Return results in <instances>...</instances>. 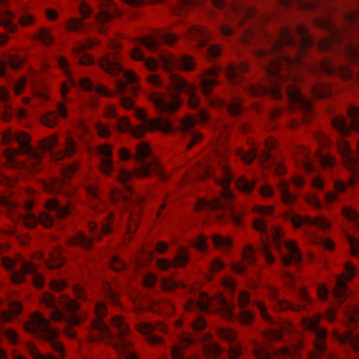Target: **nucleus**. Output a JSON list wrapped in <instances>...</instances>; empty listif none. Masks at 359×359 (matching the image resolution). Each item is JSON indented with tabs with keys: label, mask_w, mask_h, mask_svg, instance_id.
Wrapping results in <instances>:
<instances>
[{
	"label": "nucleus",
	"mask_w": 359,
	"mask_h": 359,
	"mask_svg": "<svg viewBox=\"0 0 359 359\" xmlns=\"http://www.w3.org/2000/svg\"><path fill=\"white\" fill-rule=\"evenodd\" d=\"M210 1L218 11L208 10V17L215 22L217 29L224 36H231L235 32L230 22L241 27L248 22L247 27L241 34L242 42L247 46L260 43L266 46L262 48L253 47L252 50L261 60L260 64L267 79L264 83L257 85L245 83L242 84L243 90L252 97L269 95L276 100L280 99L285 93L293 107L302 111V121L308 123L313 116L312 102L302 93L298 86L300 76L292 70L304 65L302 57L314 44L307 28L304 25H297L295 32L298 39H294L293 30L284 27L278 31V36L275 38L263 28L267 20L259 15L253 8L241 2L229 4L226 0Z\"/></svg>",
	"instance_id": "1"
},
{
	"label": "nucleus",
	"mask_w": 359,
	"mask_h": 359,
	"mask_svg": "<svg viewBox=\"0 0 359 359\" xmlns=\"http://www.w3.org/2000/svg\"><path fill=\"white\" fill-rule=\"evenodd\" d=\"M239 306L242 309L238 316L233 312L234 304L227 301L223 296L218 295L210 299L206 294H201L198 299H191L185 306L187 311L199 309L206 313L218 312L224 318L233 320L238 318L241 323L250 325L255 319L252 311L245 309L249 304H252L259 310L262 318L269 323L274 325L265 332V337L269 340L285 341V337L290 338V345L280 350V354L287 358H296L299 355L302 348V341L299 334L294 331L293 326L288 322H276L269 314L266 305L262 302H251L250 294L247 291H241L238 297Z\"/></svg>",
	"instance_id": "2"
},
{
	"label": "nucleus",
	"mask_w": 359,
	"mask_h": 359,
	"mask_svg": "<svg viewBox=\"0 0 359 359\" xmlns=\"http://www.w3.org/2000/svg\"><path fill=\"white\" fill-rule=\"evenodd\" d=\"M160 60L162 67L169 74L172 88H168V93L160 92L151 93L150 100L156 110L166 114L175 112L182 104V100L180 98V93H184L188 96V102L191 108L197 109L200 102V98L196 93L197 87L172 72L175 69L194 70L196 63L193 57L184 55L176 58L172 54L165 53L160 54Z\"/></svg>",
	"instance_id": "3"
},
{
	"label": "nucleus",
	"mask_w": 359,
	"mask_h": 359,
	"mask_svg": "<svg viewBox=\"0 0 359 359\" xmlns=\"http://www.w3.org/2000/svg\"><path fill=\"white\" fill-rule=\"evenodd\" d=\"M135 115L142 121L141 126L133 128L128 119L119 118L117 120V128L121 133L130 131L137 138L142 137L145 131L156 130H162L165 133H171L177 130L184 136L187 144V149H191L196 143L202 139V135L194 128L198 121H206L208 118V114L202 109L198 111L197 116H187L182 120L177 121L173 124L170 120L164 118L149 119L147 116L146 111L141 109H135Z\"/></svg>",
	"instance_id": "4"
},
{
	"label": "nucleus",
	"mask_w": 359,
	"mask_h": 359,
	"mask_svg": "<svg viewBox=\"0 0 359 359\" xmlns=\"http://www.w3.org/2000/svg\"><path fill=\"white\" fill-rule=\"evenodd\" d=\"M359 6V0H358ZM348 25L339 27L329 18L319 22V26L328 34L318 42V48L322 51L341 49L346 60L359 62V11L354 9L344 14Z\"/></svg>",
	"instance_id": "5"
},
{
	"label": "nucleus",
	"mask_w": 359,
	"mask_h": 359,
	"mask_svg": "<svg viewBox=\"0 0 359 359\" xmlns=\"http://www.w3.org/2000/svg\"><path fill=\"white\" fill-rule=\"evenodd\" d=\"M94 312L96 319L92 322L91 341H102L112 345L122 359H138L130 351L131 342L126 337L130 334V329L125 319L121 316H115L111 318V324L117 330V333L114 334L103 321L107 314L106 303L103 301L95 303Z\"/></svg>",
	"instance_id": "6"
},
{
	"label": "nucleus",
	"mask_w": 359,
	"mask_h": 359,
	"mask_svg": "<svg viewBox=\"0 0 359 359\" xmlns=\"http://www.w3.org/2000/svg\"><path fill=\"white\" fill-rule=\"evenodd\" d=\"M199 178L208 177L213 180L214 182L220 187V195L223 199L226 201V203H224L219 198L212 200H208L201 198L196 203V209L198 210H221L223 211L226 208H229L231 213L232 220L237 225L241 224V217L240 215L231 210L230 204L227 203L231 201L233 194L229 188V186L233 181V175L231 172L229 164L226 161L220 163L219 170L215 172L211 168L205 166L203 168L202 173L198 174Z\"/></svg>",
	"instance_id": "7"
},
{
	"label": "nucleus",
	"mask_w": 359,
	"mask_h": 359,
	"mask_svg": "<svg viewBox=\"0 0 359 359\" xmlns=\"http://www.w3.org/2000/svg\"><path fill=\"white\" fill-rule=\"evenodd\" d=\"M151 153V151L147 143L145 142H140L137 144L136 154L134 156L125 147L119 149L118 155L121 161H128L133 157L136 161L140 163V166L135 168L134 172L121 168L116 176L118 180L125 185L126 189L129 191V192H130V187L128 185V182L133 177V176L146 177L153 173L161 180L165 181L168 179V175L164 172L161 165L156 158L152 157L150 161H145V158L149 156Z\"/></svg>",
	"instance_id": "8"
},
{
	"label": "nucleus",
	"mask_w": 359,
	"mask_h": 359,
	"mask_svg": "<svg viewBox=\"0 0 359 359\" xmlns=\"http://www.w3.org/2000/svg\"><path fill=\"white\" fill-rule=\"evenodd\" d=\"M42 302L52 309L50 317L53 320H66L73 325L80 324L81 318L75 314V312L80 309L81 304L69 296L61 294L59 297H55L52 294L46 292L42 297Z\"/></svg>",
	"instance_id": "9"
},
{
	"label": "nucleus",
	"mask_w": 359,
	"mask_h": 359,
	"mask_svg": "<svg viewBox=\"0 0 359 359\" xmlns=\"http://www.w3.org/2000/svg\"><path fill=\"white\" fill-rule=\"evenodd\" d=\"M2 141L5 144L16 142L19 145L20 151L14 149L13 153L8 154L7 156V159L11 164L14 163L13 155L20 152L27 156L29 159L27 166L32 172H38L41 169V154L31 145L30 137L27 133L8 130L3 133Z\"/></svg>",
	"instance_id": "10"
},
{
	"label": "nucleus",
	"mask_w": 359,
	"mask_h": 359,
	"mask_svg": "<svg viewBox=\"0 0 359 359\" xmlns=\"http://www.w3.org/2000/svg\"><path fill=\"white\" fill-rule=\"evenodd\" d=\"M27 332L35 334L37 337L47 342L52 348L62 358L65 356L64 346L57 340L59 332L53 329L48 320L39 313L32 315L29 320L25 324Z\"/></svg>",
	"instance_id": "11"
},
{
	"label": "nucleus",
	"mask_w": 359,
	"mask_h": 359,
	"mask_svg": "<svg viewBox=\"0 0 359 359\" xmlns=\"http://www.w3.org/2000/svg\"><path fill=\"white\" fill-rule=\"evenodd\" d=\"M0 205L5 206L9 211V217L13 220L21 221L28 228H34L38 223H41L45 227L53 225L54 219L52 216L46 212H42L39 217H36L30 210L33 207V203L29 201L25 205L26 212L22 214L15 212L17 205L8 201L4 196L0 194Z\"/></svg>",
	"instance_id": "12"
},
{
	"label": "nucleus",
	"mask_w": 359,
	"mask_h": 359,
	"mask_svg": "<svg viewBox=\"0 0 359 359\" xmlns=\"http://www.w3.org/2000/svg\"><path fill=\"white\" fill-rule=\"evenodd\" d=\"M3 266L9 272L10 278L13 283L20 284L26 280V274H33L32 282L35 286L41 287L43 278L36 273V266L32 262L26 261H15L8 257L1 259Z\"/></svg>",
	"instance_id": "13"
},
{
	"label": "nucleus",
	"mask_w": 359,
	"mask_h": 359,
	"mask_svg": "<svg viewBox=\"0 0 359 359\" xmlns=\"http://www.w3.org/2000/svg\"><path fill=\"white\" fill-rule=\"evenodd\" d=\"M113 50L104 55L100 60V67L107 73L117 76L122 74L127 82L132 85V90L135 93L139 89L137 83V76L132 72L123 69L120 63V57L117 55L116 50L121 48V45L114 42L112 45Z\"/></svg>",
	"instance_id": "14"
},
{
	"label": "nucleus",
	"mask_w": 359,
	"mask_h": 359,
	"mask_svg": "<svg viewBox=\"0 0 359 359\" xmlns=\"http://www.w3.org/2000/svg\"><path fill=\"white\" fill-rule=\"evenodd\" d=\"M270 236L273 238L276 250L280 255L283 265L288 266L292 263H300L302 254L294 241H284L282 238V231L275 226L271 229Z\"/></svg>",
	"instance_id": "15"
},
{
	"label": "nucleus",
	"mask_w": 359,
	"mask_h": 359,
	"mask_svg": "<svg viewBox=\"0 0 359 359\" xmlns=\"http://www.w3.org/2000/svg\"><path fill=\"white\" fill-rule=\"evenodd\" d=\"M338 151L342 158L344 165L351 172V177L347 184L341 180H337L334 182V189L339 193H343L346 191V187H352L354 185L358 175L359 167L357 160L352 154L349 144L344 140H340L337 143Z\"/></svg>",
	"instance_id": "16"
},
{
	"label": "nucleus",
	"mask_w": 359,
	"mask_h": 359,
	"mask_svg": "<svg viewBox=\"0 0 359 359\" xmlns=\"http://www.w3.org/2000/svg\"><path fill=\"white\" fill-rule=\"evenodd\" d=\"M269 297L273 303L274 308L278 311L292 310L299 312L301 311H309L313 305L312 299L308 295L304 288H299L297 291L299 304L281 299L278 297V291L273 287H269L268 290Z\"/></svg>",
	"instance_id": "17"
},
{
	"label": "nucleus",
	"mask_w": 359,
	"mask_h": 359,
	"mask_svg": "<svg viewBox=\"0 0 359 359\" xmlns=\"http://www.w3.org/2000/svg\"><path fill=\"white\" fill-rule=\"evenodd\" d=\"M189 37L196 41L198 48L201 49L203 54L210 58H216L221 54V48L217 45H208L211 39L210 32L201 26H192L189 28Z\"/></svg>",
	"instance_id": "18"
},
{
	"label": "nucleus",
	"mask_w": 359,
	"mask_h": 359,
	"mask_svg": "<svg viewBox=\"0 0 359 359\" xmlns=\"http://www.w3.org/2000/svg\"><path fill=\"white\" fill-rule=\"evenodd\" d=\"M320 318L321 316L317 314L313 318L304 317L302 319L304 327L313 332L316 335L314 347L319 355L323 354L326 349L325 339L327 337L326 330L319 326Z\"/></svg>",
	"instance_id": "19"
},
{
	"label": "nucleus",
	"mask_w": 359,
	"mask_h": 359,
	"mask_svg": "<svg viewBox=\"0 0 359 359\" xmlns=\"http://www.w3.org/2000/svg\"><path fill=\"white\" fill-rule=\"evenodd\" d=\"M348 114L351 119L348 124L346 119L341 116H337L332 119V125L341 135H348L351 130L359 132V108L355 106L349 107Z\"/></svg>",
	"instance_id": "20"
},
{
	"label": "nucleus",
	"mask_w": 359,
	"mask_h": 359,
	"mask_svg": "<svg viewBox=\"0 0 359 359\" xmlns=\"http://www.w3.org/2000/svg\"><path fill=\"white\" fill-rule=\"evenodd\" d=\"M313 71L327 75H337L344 80H349L353 76L352 70L346 65L341 62L335 65L330 59L320 60Z\"/></svg>",
	"instance_id": "21"
},
{
	"label": "nucleus",
	"mask_w": 359,
	"mask_h": 359,
	"mask_svg": "<svg viewBox=\"0 0 359 359\" xmlns=\"http://www.w3.org/2000/svg\"><path fill=\"white\" fill-rule=\"evenodd\" d=\"M285 220L292 222L295 228H299L303 224L308 226H316L321 229H327L330 226L329 222L323 217H317L312 218L310 217H303L297 214H295L292 210H287L283 215Z\"/></svg>",
	"instance_id": "22"
},
{
	"label": "nucleus",
	"mask_w": 359,
	"mask_h": 359,
	"mask_svg": "<svg viewBox=\"0 0 359 359\" xmlns=\"http://www.w3.org/2000/svg\"><path fill=\"white\" fill-rule=\"evenodd\" d=\"M355 274V266L348 262L345 264V273L336 278V285L333 293L334 297L340 303L344 302L350 293L346 280H351L354 277Z\"/></svg>",
	"instance_id": "23"
},
{
	"label": "nucleus",
	"mask_w": 359,
	"mask_h": 359,
	"mask_svg": "<svg viewBox=\"0 0 359 359\" xmlns=\"http://www.w3.org/2000/svg\"><path fill=\"white\" fill-rule=\"evenodd\" d=\"M166 44L172 46L177 39V36L165 30H158L154 36H147L140 40V43L144 45L151 51H156L161 46L160 40Z\"/></svg>",
	"instance_id": "24"
},
{
	"label": "nucleus",
	"mask_w": 359,
	"mask_h": 359,
	"mask_svg": "<svg viewBox=\"0 0 359 359\" xmlns=\"http://www.w3.org/2000/svg\"><path fill=\"white\" fill-rule=\"evenodd\" d=\"M222 72V68L219 67H211L204 70L197 75L200 87L206 96L210 95L214 86L219 83L217 77Z\"/></svg>",
	"instance_id": "25"
},
{
	"label": "nucleus",
	"mask_w": 359,
	"mask_h": 359,
	"mask_svg": "<svg viewBox=\"0 0 359 359\" xmlns=\"http://www.w3.org/2000/svg\"><path fill=\"white\" fill-rule=\"evenodd\" d=\"M217 334L219 338L226 341L229 344V359H238V357L243 354V349L236 339V332L229 328L219 327L217 330Z\"/></svg>",
	"instance_id": "26"
},
{
	"label": "nucleus",
	"mask_w": 359,
	"mask_h": 359,
	"mask_svg": "<svg viewBox=\"0 0 359 359\" xmlns=\"http://www.w3.org/2000/svg\"><path fill=\"white\" fill-rule=\"evenodd\" d=\"M137 329L144 335L147 341L151 344H160L163 342L161 337L154 334V331L158 330L161 332H167V326L163 323H158L156 326H154L149 323L141 322L137 325Z\"/></svg>",
	"instance_id": "27"
},
{
	"label": "nucleus",
	"mask_w": 359,
	"mask_h": 359,
	"mask_svg": "<svg viewBox=\"0 0 359 359\" xmlns=\"http://www.w3.org/2000/svg\"><path fill=\"white\" fill-rule=\"evenodd\" d=\"M211 104L215 107L224 109L229 115L236 117L243 111L242 99L238 96H234L231 101L226 102L221 99L211 98Z\"/></svg>",
	"instance_id": "28"
},
{
	"label": "nucleus",
	"mask_w": 359,
	"mask_h": 359,
	"mask_svg": "<svg viewBox=\"0 0 359 359\" xmlns=\"http://www.w3.org/2000/svg\"><path fill=\"white\" fill-rule=\"evenodd\" d=\"M97 152L100 156V169L106 175H110L114 169L112 147L109 144L97 147Z\"/></svg>",
	"instance_id": "29"
},
{
	"label": "nucleus",
	"mask_w": 359,
	"mask_h": 359,
	"mask_svg": "<svg viewBox=\"0 0 359 359\" xmlns=\"http://www.w3.org/2000/svg\"><path fill=\"white\" fill-rule=\"evenodd\" d=\"M189 262V252L186 248L180 246L178 249V254L174 257L173 262L161 259L158 261V266L162 270H168L172 266L184 267Z\"/></svg>",
	"instance_id": "30"
},
{
	"label": "nucleus",
	"mask_w": 359,
	"mask_h": 359,
	"mask_svg": "<svg viewBox=\"0 0 359 359\" xmlns=\"http://www.w3.org/2000/svg\"><path fill=\"white\" fill-rule=\"evenodd\" d=\"M248 68L249 65L245 62L238 65L231 63L225 69V74L231 83H241L245 79L243 74L248 70Z\"/></svg>",
	"instance_id": "31"
},
{
	"label": "nucleus",
	"mask_w": 359,
	"mask_h": 359,
	"mask_svg": "<svg viewBox=\"0 0 359 359\" xmlns=\"http://www.w3.org/2000/svg\"><path fill=\"white\" fill-rule=\"evenodd\" d=\"M334 338L342 344L349 345L355 351H359V334L353 332L350 327L344 334L337 330L332 332Z\"/></svg>",
	"instance_id": "32"
},
{
	"label": "nucleus",
	"mask_w": 359,
	"mask_h": 359,
	"mask_svg": "<svg viewBox=\"0 0 359 359\" xmlns=\"http://www.w3.org/2000/svg\"><path fill=\"white\" fill-rule=\"evenodd\" d=\"M100 12L97 14V20L101 22H105L112 18L116 12V8L113 2L109 0H95Z\"/></svg>",
	"instance_id": "33"
},
{
	"label": "nucleus",
	"mask_w": 359,
	"mask_h": 359,
	"mask_svg": "<svg viewBox=\"0 0 359 359\" xmlns=\"http://www.w3.org/2000/svg\"><path fill=\"white\" fill-rule=\"evenodd\" d=\"M114 216L112 213L108 214L105 222L102 224V228L98 229L97 224L94 222H88V228L90 231L93 239L100 241L102 234L109 233L111 231V225L113 222Z\"/></svg>",
	"instance_id": "34"
},
{
	"label": "nucleus",
	"mask_w": 359,
	"mask_h": 359,
	"mask_svg": "<svg viewBox=\"0 0 359 359\" xmlns=\"http://www.w3.org/2000/svg\"><path fill=\"white\" fill-rule=\"evenodd\" d=\"M57 114L53 111H49L43 114L41 116V122L46 126L53 128L57 124L58 116H60L62 118H66L67 116V109L63 103L57 104Z\"/></svg>",
	"instance_id": "35"
},
{
	"label": "nucleus",
	"mask_w": 359,
	"mask_h": 359,
	"mask_svg": "<svg viewBox=\"0 0 359 359\" xmlns=\"http://www.w3.org/2000/svg\"><path fill=\"white\" fill-rule=\"evenodd\" d=\"M88 196L90 198V207L95 213L102 212L105 208V204L99 196L97 186L94 184L87 185L86 187Z\"/></svg>",
	"instance_id": "36"
},
{
	"label": "nucleus",
	"mask_w": 359,
	"mask_h": 359,
	"mask_svg": "<svg viewBox=\"0 0 359 359\" xmlns=\"http://www.w3.org/2000/svg\"><path fill=\"white\" fill-rule=\"evenodd\" d=\"M65 144V150L51 151L50 157L53 161H58L65 156H72L77 151V144L71 137H66Z\"/></svg>",
	"instance_id": "37"
},
{
	"label": "nucleus",
	"mask_w": 359,
	"mask_h": 359,
	"mask_svg": "<svg viewBox=\"0 0 359 359\" xmlns=\"http://www.w3.org/2000/svg\"><path fill=\"white\" fill-rule=\"evenodd\" d=\"M46 208L49 211L53 212L59 218H63L69 215L72 210L69 203L62 205L55 198L50 199L46 204Z\"/></svg>",
	"instance_id": "38"
},
{
	"label": "nucleus",
	"mask_w": 359,
	"mask_h": 359,
	"mask_svg": "<svg viewBox=\"0 0 359 359\" xmlns=\"http://www.w3.org/2000/svg\"><path fill=\"white\" fill-rule=\"evenodd\" d=\"M180 345L172 348L171 353L172 359H186L182 348H185L195 342V339L190 334L184 333L180 339Z\"/></svg>",
	"instance_id": "39"
},
{
	"label": "nucleus",
	"mask_w": 359,
	"mask_h": 359,
	"mask_svg": "<svg viewBox=\"0 0 359 359\" xmlns=\"http://www.w3.org/2000/svg\"><path fill=\"white\" fill-rule=\"evenodd\" d=\"M262 163L265 167L272 168L273 172L276 175H283L286 172L285 167L281 163L273 159L269 151H264L260 157Z\"/></svg>",
	"instance_id": "40"
},
{
	"label": "nucleus",
	"mask_w": 359,
	"mask_h": 359,
	"mask_svg": "<svg viewBox=\"0 0 359 359\" xmlns=\"http://www.w3.org/2000/svg\"><path fill=\"white\" fill-rule=\"evenodd\" d=\"M277 187L280 194L283 203L286 205H291L296 202L297 196L291 193L290 190V184L287 181L283 180H280L277 184Z\"/></svg>",
	"instance_id": "41"
},
{
	"label": "nucleus",
	"mask_w": 359,
	"mask_h": 359,
	"mask_svg": "<svg viewBox=\"0 0 359 359\" xmlns=\"http://www.w3.org/2000/svg\"><path fill=\"white\" fill-rule=\"evenodd\" d=\"M39 258L44 261L49 269H56L62 266L65 263V258L60 248H56L49 256V259H45L42 254H39Z\"/></svg>",
	"instance_id": "42"
},
{
	"label": "nucleus",
	"mask_w": 359,
	"mask_h": 359,
	"mask_svg": "<svg viewBox=\"0 0 359 359\" xmlns=\"http://www.w3.org/2000/svg\"><path fill=\"white\" fill-rule=\"evenodd\" d=\"M67 243L70 246L77 245L85 250H89L93 246V240L88 238L82 232H79L74 236L68 237Z\"/></svg>",
	"instance_id": "43"
},
{
	"label": "nucleus",
	"mask_w": 359,
	"mask_h": 359,
	"mask_svg": "<svg viewBox=\"0 0 359 359\" xmlns=\"http://www.w3.org/2000/svg\"><path fill=\"white\" fill-rule=\"evenodd\" d=\"M95 43L89 42L88 44L80 43L74 48V53L78 57L79 62L83 65H89L93 62V58L87 54H83V52L88 48L95 46Z\"/></svg>",
	"instance_id": "44"
},
{
	"label": "nucleus",
	"mask_w": 359,
	"mask_h": 359,
	"mask_svg": "<svg viewBox=\"0 0 359 359\" xmlns=\"http://www.w3.org/2000/svg\"><path fill=\"white\" fill-rule=\"evenodd\" d=\"M131 56L134 60H143L145 67L149 71H155L159 66L158 62L153 58L145 59L143 52L138 47H135L131 51Z\"/></svg>",
	"instance_id": "45"
},
{
	"label": "nucleus",
	"mask_w": 359,
	"mask_h": 359,
	"mask_svg": "<svg viewBox=\"0 0 359 359\" xmlns=\"http://www.w3.org/2000/svg\"><path fill=\"white\" fill-rule=\"evenodd\" d=\"M280 5L289 8L293 5V4H297L298 6L303 9H314L317 7L318 4V0H276Z\"/></svg>",
	"instance_id": "46"
},
{
	"label": "nucleus",
	"mask_w": 359,
	"mask_h": 359,
	"mask_svg": "<svg viewBox=\"0 0 359 359\" xmlns=\"http://www.w3.org/2000/svg\"><path fill=\"white\" fill-rule=\"evenodd\" d=\"M22 310V305L20 302L13 301L9 304V310L4 311L1 314V320L4 323L10 322L15 316L18 315Z\"/></svg>",
	"instance_id": "47"
},
{
	"label": "nucleus",
	"mask_w": 359,
	"mask_h": 359,
	"mask_svg": "<svg viewBox=\"0 0 359 359\" xmlns=\"http://www.w3.org/2000/svg\"><path fill=\"white\" fill-rule=\"evenodd\" d=\"M79 85L84 90L86 91L95 90L100 95L106 97H110L111 95V93L105 87L101 86H95L89 79L86 77L80 79Z\"/></svg>",
	"instance_id": "48"
},
{
	"label": "nucleus",
	"mask_w": 359,
	"mask_h": 359,
	"mask_svg": "<svg viewBox=\"0 0 359 359\" xmlns=\"http://www.w3.org/2000/svg\"><path fill=\"white\" fill-rule=\"evenodd\" d=\"M64 184V181L60 178H53L49 181L43 182L42 183L43 189L46 191L53 194L62 193L63 191L62 188Z\"/></svg>",
	"instance_id": "49"
},
{
	"label": "nucleus",
	"mask_w": 359,
	"mask_h": 359,
	"mask_svg": "<svg viewBox=\"0 0 359 359\" xmlns=\"http://www.w3.org/2000/svg\"><path fill=\"white\" fill-rule=\"evenodd\" d=\"M15 14L9 11L5 10L0 17V25H2L7 32H15L18 29L17 25L12 22Z\"/></svg>",
	"instance_id": "50"
},
{
	"label": "nucleus",
	"mask_w": 359,
	"mask_h": 359,
	"mask_svg": "<svg viewBox=\"0 0 359 359\" xmlns=\"http://www.w3.org/2000/svg\"><path fill=\"white\" fill-rule=\"evenodd\" d=\"M176 2L172 8V13L175 15H184L194 6V0H175Z\"/></svg>",
	"instance_id": "51"
},
{
	"label": "nucleus",
	"mask_w": 359,
	"mask_h": 359,
	"mask_svg": "<svg viewBox=\"0 0 359 359\" xmlns=\"http://www.w3.org/2000/svg\"><path fill=\"white\" fill-rule=\"evenodd\" d=\"M313 95L316 98H324L332 94L331 87L324 82L313 86L311 89Z\"/></svg>",
	"instance_id": "52"
},
{
	"label": "nucleus",
	"mask_w": 359,
	"mask_h": 359,
	"mask_svg": "<svg viewBox=\"0 0 359 359\" xmlns=\"http://www.w3.org/2000/svg\"><path fill=\"white\" fill-rule=\"evenodd\" d=\"M253 354L258 359H271V353L267 349L265 345L257 341H252Z\"/></svg>",
	"instance_id": "53"
},
{
	"label": "nucleus",
	"mask_w": 359,
	"mask_h": 359,
	"mask_svg": "<svg viewBox=\"0 0 359 359\" xmlns=\"http://www.w3.org/2000/svg\"><path fill=\"white\" fill-rule=\"evenodd\" d=\"M320 165L326 169H331L336 165V160L333 156L326 152H319L316 156Z\"/></svg>",
	"instance_id": "54"
},
{
	"label": "nucleus",
	"mask_w": 359,
	"mask_h": 359,
	"mask_svg": "<svg viewBox=\"0 0 359 359\" xmlns=\"http://www.w3.org/2000/svg\"><path fill=\"white\" fill-rule=\"evenodd\" d=\"M203 352L209 358L216 359L222 353V348L216 344L208 341L203 344Z\"/></svg>",
	"instance_id": "55"
},
{
	"label": "nucleus",
	"mask_w": 359,
	"mask_h": 359,
	"mask_svg": "<svg viewBox=\"0 0 359 359\" xmlns=\"http://www.w3.org/2000/svg\"><path fill=\"white\" fill-rule=\"evenodd\" d=\"M236 154L243 162L250 164L257 156V151L254 147H251L248 151H245L243 149H238Z\"/></svg>",
	"instance_id": "56"
},
{
	"label": "nucleus",
	"mask_w": 359,
	"mask_h": 359,
	"mask_svg": "<svg viewBox=\"0 0 359 359\" xmlns=\"http://www.w3.org/2000/svg\"><path fill=\"white\" fill-rule=\"evenodd\" d=\"M190 244L199 252H205L208 249L207 237L201 234L197 236L196 239L190 241Z\"/></svg>",
	"instance_id": "57"
},
{
	"label": "nucleus",
	"mask_w": 359,
	"mask_h": 359,
	"mask_svg": "<svg viewBox=\"0 0 359 359\" xmlns=\"http://www.w3.org/2000/svg\"><path fill=\"white\" fill-rule=\"evenodd\" d=\"M212 239L214 245L217 248L227 250L231 247L232 241L228 237H224L221 235L215 234L212 236Z\"/></svg>",
	"instance_id": "58"
},
{
	"label": "nucleus",
	"mask_w": 359,
	"mask_h": 359,
	"mask_svg": "<svg viewBox=\"0 0 359 359\" xmlns=\"http://www.w3.org/2000/svg\"><path fill=\"white\" fill-rule=\"evenodd\" d=\"M236 187L242 192L249 194L253 190L255 182L249 181L244 177H240L236 181Z\"/></svg>",
	"instance_id": "59"
},
{
	"label": "nucleus",
	"mask_w": 359,
	"mask_h": 359,
	"mask_svg": "<svg viewBox=\"0 0 359 359\" xmlns=\"http://www.w3.org/2000/svg\"><path fill=\"white\" fill-rule=\"evenodd\" d=\"M57 137L55 135H51L48 138H46L40 141L39 147L43 151H51V150L57 146Z\"/></svg>",
	"instance_id": "60"
},
{
	"label": "nucleus",
	"mask_w": 359,
	"mask_h": 359,
	"mask_svg": "<svg viewBox=\"0 0 359 359\" xmlns=\"http://www.w3.org/2000/svg\"><path fill=\"white\" fill-rule=\"evenodd\" d=\"M104 297L108 303L114 305H117L118 304V294L109 284L106 283L104 285Z\"/></svg>",
	"instance_id": "61"
},
{
	"label": "nucleus",
	"mask_w": 359,
	"mask_h": 359,
	"mask_svg": "<svg viewBox=\"0 0 359 359\" xmlns=\"http://www.w3.org/2000/svg\"><path fill=\"white\" fill-rule=\"evenodd\" d=\"M34 37L36 39L41 41L46 46H49L54 41L53 37L50 32L45 28H41L39 33L36 34Z\"/></svg>",
	"instance_id": "62"
},
{
	"label": "nucleus",
	"mask_w": 359,
	"mask_h": 359,
	"mask_svg": "<svg viewBox=\"0 0 359 359\" xmlns=\"http://www.w3.org/2000/svg\"><path fill=\"white\" fill-rule=\"evenodd\" d=\"M73 291L76 298L83 302L88 301V293L87 289L81 284H76L73 286Z\"/></svg>",
	"instance_id": "63"
},
{
	"label": "nucleus",
	"mask_w": 359,
	"mask_h": 359,
	"mask_svg": "<svg viewBox=\"0 0 359 359\" xmlns=\"http://www.w3.org/2000/svg\"><path fill=\"white\" fill-rule=\"evenodd\" d=\"M27 348L33 359H57L50 353L46 355L42 354L39 349L32 344H29Z\"/></svg>",
	"instance_id": "64"
}]
</instances>
